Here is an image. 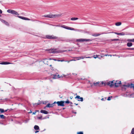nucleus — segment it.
Returning <instances> with one entry per match:
<instances>
[{
  "label": "nucleus",
  "mask_w": 134,
  "mask_h": 134,
  "mask_svg": "<svg viewBox=\"0 0 134 134\" xmlns=\"http://www.w3.org/2000/svg\"><path fill=\"white\" fill-rule=\"evenodd\" d=\"M107 84L111 87H113L114 85L115 87H118L120 86V85L121 84V81H120L119 82L118 81H116V82H115L114 83L113 81H110L107 82Z\"/></svg>",
  "instance_id": "obj_1"
},
{
  "label": "nucleus",
  "mask_w": 134,
  "mask_h": 134,
  "mask_svg": "<svg viewBox=\"0 0 134 134\" xmlns=\"http://www.w3.org/2000/svg\"><path fill=\"white\" fill-rule=\"evenodd\" d=\"M60 16V15L59 14H56L54 15H52L50 14L48 15H44L43 16L45 17L48 18H58Z\"/></svg>",
  "instance_id": "obj_2"
},
{
  "label": "nucleus",
  "mask_w": 134,
  "mask_h": 134,
  "mask_svg": "<svg viewBox=\"0 0 134 134\" xmlns=\"http://www.w3.org/2000/svg\"><path fill=\"white\" fill-rule=\"evenodd\" d=\"M54 26H56V27H61L62 28H64V29H67L68 30H74V31H79V30H78V29H75L74 28L70 27H68V26H66L64 25H62V26H60V25H55Z\"/></svg>",
  "instance_id": "obj_3"
},
{
  "label": "nucleus",
  "mask_w": 134,
  "mask_h": 134,
  "mask_svg": "<svg viewBox=\"0 0 134 134\" xmlns=\"http://www.w3.org/2000/svg\"><path fill=\"white\" fill-rule=\"evenodd\" d=\"M7 12L9 13L12 14H13L16 15H19L18 13L14 10L8 9L7 10Z\"/></svg>",
  "instance_id": "obj_4"
},
{
  "label": "nucleus",
  "mask_w": 134,
  "mask_h": 134,
  "mask_svg": "<svg viewBox=\"0 0 134 134\" xmlns=\"http://www.w3.org/2000/svg\"><path fill=\"white\" fill-rule=\"evenodd\" d=\"M46 51H49V52L50 53H58V52L57 51L56 49H46Z\"/></svg>",
  "instance_id": "obj_5"
},
{
  "label": "nucleus",
  "mask_w": 134,
  "mask_h": 134,
  "mask_svg": "<svg viewBox=\"0 0 134 134\" xmlns=\"http://www.w3.org/2000/svg\"><path fill=\"white\" fill-rule=\"evenodd\" d=\"M92 40H90V39H86L80 38L76 40V41L77 42H83V41H92Z\"/></svg>",
  "instance_id": "obj_6"
},
{
  "label": "nucleus",
  "mask_w": 134,
  "mask_h": 134,
  "mask_svg": "<svg viewBox=\"0 0 134 134\" xmlns=\"http://www.w3.org/2000/svg\"><path fill=\"white\" fill-rule=\"evenodd\" d=\"M46 38L48 39H56L57 38V37L54 36L53 35H46Z\"/></svg>",
  "instance_id": "obj_7"
},
{
  "label": "nucleus",
  "mask_w": 134,
  "mask_h": 134,
  "mask_svg": "<svg viewBox=\"0 0 134 134\" xmlns=\"http://www.w3.org/2000/svg\"><path fill=\"white\" fill-rule=\"evenodd\" d=\"M64 101H58L57 102V104L58 106H64Z\"/></svg>",
  "instance_id": "obj_8"
},
{
  "label": "nucleus",
  "mask_w": 134,
  "mask_h": 134,
  "mask_svg": "<svg viewBox=\"0 0 134 134\" xmlns=\"http://www.w3.org/2000/svg\"><path fill=\"white\" fill-rule=\"evenodd\" d=\"M52 76H53L52 77V78L53 79H57L60 77L59 76V75L58 74H53Z\"/></svg>",
  "instance_id": "obj_9"
},
{
  "label": "nucleus",
  "mask_w": 134,
  "mask_h": 134,
  "mask_svg": "<svg viewBox=\"0 0 134 134\" xmlns=\"http://www.w3.org/2000/svg\"><path fill=\"white\" fill-rule=\"evenodd\" d=\"M75 99H78V101H80L81 102H82L83 101V98L82 97H80L79 96H77L75 97Z\"/></svg>",
  "instance_id": "obj_10"
},
{
  "label": "nucleus",
  "mask_w": 134,
  "mask_h": 134,
  "mask_svg": "<svg viewBox=\"0 0 134 134\" xmlns=\"http://www.w3.org/2000/svg\"><path fill=\"white\" fill-rule=\"evenodd\" d=\"M18 18L21 19L23 20H29L30 19L27 18H26L25 17L23 16H17Z\"/></svg>",
  "instance_id": "obj_11"
},
{
  "label": "nucleus",
  "mask_w": 134,
  "mask_h": 134,
  "mask_svg": "<svg viewBox=\"0 0 134 134\" xmlns=\"http://www.w3.org/2000/svg\"><path fill=\"white\" fill-rule=\"evenodd\" d=\"M0 20L2 22L5 24L6 25H9V24L8 23V22L6 21H5L3 19H1Z\"/></svg>",
  "instance_id": "obj_12"
},
{
  "label": "nucleus",
  "mask_w": 134,
  "mask_h": 134,
  "mask_svg": "<svg viewBox=\"0 0 134 134\" xmlns=\"http://www.w3.org/2000/svg\"><path fill=\"white\" fill-rule=\"evenodd\" d=\"M40 112L44 114H48V112L47 111L44 110H41L40 111Z\"/></svg>",
  "instance_id": "obj_13"
},
{
  "label": "nucleus",
  "mask_w": 134,
  "mask_h": 134,
  "mask_svg": "<svg viewBox=\"0 0 134 134\" xmlns=\"http://www.w3.org/2000/svg\"><path fill=\"white\" fill-rule=\"evenodd\" d=\"M54 106V105L53 104V103H52V104H50L49 103H48L47 105L46 106V107H48L49 108H51V107H52L53 106Z\"/></svg>",
  "instance_id": "obj_14"
},
{
  "label": "nucleus",
  "mask_w": 134,
  "mask_h": 134,
  "mask_svg": "<svg viewBox=\"0 0 134 134\" xmlns=\"http://www.w3.org/2000/svg\"><path fill=\"white\" fill-rule=\"evenodd\" d=\"M11 63L7 62H3L0 63V64L2 65H6V64H11Z\"/></svg>",
  "instance_id": "obj_15"
},
{
  "label": "nucleus",
  "mask_w": 134,
  "mask_h": 134,
  "mask_svg": "<svg viewBox=\"0 0 134 134\" xmlns=\"http://www.w3.org/2000/svg\"><path fill=\"white\" fill-rule=\"evenodd\" d=\"M57 38L56 39H57L58 40V41H65V40H64L63 39V38L62 37H57Z\"/></svg>",
  "instance_id": "obj_16"
},
{
  "label": "nucleus",
  "mask_w": 134,
  "mask_h": 134,
  "mask_svg": "<svg viewBox=\"0 0 134 134\" xmlns=\"http://www.w3.org/2000/svg\"><path fill=\"white\" fill-rule=\"evenodd\" d=\"M127 45L128 47H130L132 45V43L131 42H129L127 43Z\"/></svg>",
  "instance_id": "obj_17"
},
{
  "label": "nucleus",
  "mask_w": 134,
  "mask_h": 134,
  "mask_svg": "<svg viewBox=\"0 0 134 134\" xmlns=\"http://www.w3.org/2000/svg\"><path fill=\"white\" fill-rule=\"evenodd\" d=\"M34 129L36 130H39V127L38 126L35 125L34 126Z\"/></svg>",
  "instance_id": "obj_18"
},
{
  "label": "nucleus",
  "mask_w": 134,
  "mask_h": 134,
  "mask_svg": "<svg viewBox=\"0 0 134 134\" xmlns=\"http://www.w3.org/2000/svg\"><path fill=\"white\" fill-rule=\"evenodd\" d=\"M42 103H43V104H44V103H43V102H39V103H35L34 104H33V105L34 106L35 105H38L39 104H40Z\"/></svg>",
  "instance_id": "obj_19"
},
{
  "label": "nucleus",
  "mask_w": 134,
  "mask_h": 134,
  "mask_svg": "<svg viewBox=\"0 0 134 134\" xmlns=\"http://www.w3.org/2000/svg\"><path fill=\"white\" fill-rule=\"evenodd\" d=\"M121 23L120 22H117L115 24V25L116 26H119L121 25Z\"/></svg>",
  "instance_id": "obj_20"
},
{
  "label": "nucleus",
  "mask_w": 134,
  "mask_h": 134,
  "mask_svg": "<svg viewBox=\"0 0 134 134\" xmlns=\"http://www.w3.org/2000/svg\"><path fill=\"white\" fill-rule=\"evenodd\" d=\"M78 19V18H71V20H75Z\"/></svg>",
  "instance_id": "obj_21"
},
{
  "label": "nucleus",
  "mask_w": 134,
  "mask_h": 134,
  "mask_svg": "<svg viewBox=\"0 0 134 134\" xmlns=\"http://www.w3.org/2000/svg\"><path fill=\"white\" fill-rule=\"evenodd\" d=\"M5 116L3 115H0V118L2 119H4Z\"/></svg>",
  "instance_id": "obj_22"
},
{
  "label": "nucleus",
  "mask_w": 134,
  "mask_h": 134,
  "mask_svg": "<svg viewBox=\"0 0 134 134\" xmlns=\"http://www.w3.org/2000/svg\"><path fill=\"white\" fill-rule=\"evenodd\" d=\"M100 35V34H93V35H92L96 37V36H99Z\"/></svg>",
  "instance_id": "obj_23"
},
{
  "label": "nucleus",
  "mask_w": 134,
  "mask_h": 134,
  "mask_svg": "<svg viewBox=\"0 0 134 134\" xmlns=\"http://www.w3.org/2000/svg\"><path fill=\"white\" fill-rule=\"evenodd\" d=\"M125 35V34L123 32H122L121 33H119V35Z\"/></svg>",
  "instance_id": "obj_24"
},
{
  "label": "nucleus",
  "mask_w": 134,
  "mask_h": 134,
  "mask_svg": "<svg viewBox=\"0 0 134 134\" xmlns=\"http://www.w3.org/2000/svg\"><path fill=\"white\" fill-rule=\"evenodd\" d=\"M99 83V82H97L96 83H94L93 84L95 86H97L98 85Z\"/></svg>",
  "instance_id": "obj_25"
},
{
  "label": "nucleus",
  "mask_w": 134,
  "mask_h": 134,
  "mask_svg": "<svg viewBox=\"0 0 134 134\" xmlns=\"http://www.w3.org/2000/svg\"><path fill=\"white\" fill-rule=\"evenodd\" d=\"M131 134H134V128L132 129L131 130Z\"/></svg>",
  "instance_id": "obj_26"
},
{
  "label": "nucleus",
  "mask_w": 134,
  "mask_h": 134,
  "mask_svg": "<svg viewBox=\"0 0 134 134\" xmlns=\"http://www.w3.org/2000/svg\"><path fill=\"white\" fill-rule=\"evenodd\" d=\"M98 55H94L93 56V57L96 59L98 57Z\"/></svg>",
  "instance_id": "obj_27"
},
{
  "label": "nucleus",
  "mask_w": 134,
  "mask_h": 134,
  "mask_svg": "<svg viewBox=\"0 0 134 134\" xmlns=\"http://www.w3.org/2000/svg\"><path fill=\"white\" fill-rule=\"evenodd\" d=\"M29 121V120H28V119L27 120H25L23 122L25 123H27Z\"/></svg>",
  "instance_id": "obj_28"
},
{
  "label": "nucleus",
  "mask_w": 134,
  "mask_h": 134,
  "mask_svg": "<svg viewBox=\"0 0 134 134\" xmlns=\"http://www.w3.org/2000/svg\"><path fill=\"white\" fill-rule=\"evenodd\" d=\"M127 41L129 42H132V39H127Z\"/></svg>",
  "instance_id": "obj_29"
},
{
  "label": "nucleus",
  "mask_w": 134,
  "mask_h": 134,
  "mask_svg": "<svg viewBox=\"0 0 134 134\" xmlns=\"http://www.w3.org/2000/svg\"><path fill=\"white\" fill-rule=\"evenodd\" d=\"M112 96L111 97H108V98L107 99V100H110L111 99V98H112Z\"/></svg>",
  "instance_id": "obj_30"
},
{
  "label": "nucleus",
  "mask_w": 134,
  "mask_h": 134,
  "mask_svg": "<svg viewBox=\"0 0 134 134\" xmlns=\"http://www.w3.org/2000/svg\"><path fill=\"white\" fill-rule=\"evenodd\" d=\"M112 41H118L119 40V39H112L111 40Z\"/></svg>",
  "instance_id": "obj_31"
},
{
  "label": "nucleus",
  "mask_w": 134,
  "mask_h": 134,
  "mask_svg": "<svg viewBox=\"0 0 134 134\" xmlns=\"http://www.w3.org/2000/svg\"><path fill=\"white\" fill-rule=\"evenodd\" d=\"M127 49L129 50H134V48H127Z\"/></svg>",
  "instance_id": "obj_32"
},
{
  "label": "nucleus",
  "mask_w": 134,
  "mask_h": 134,
  "mask_svg": "<svg viewBox=\"0 0 134 134\" xmlns=\"http://www.w3.org/2000/svg\"><path fill=\"white\" fill-rule=\"evenodd\" d=\"M77 134H83L82 132H80L77 133Z\"/></svg>",
  "instance_id": "obj_33"
},
{
  "label": "nucleus",
  "mask_w": 134,
  "mask_h": 134,
  "mask_svg": "<svg viewBox=\"0 0 134 134\" xmlns=\"http://www.w3.org/2000/svg\"><path fill=\"white\" fill-rule=\"evenodd\" d=\"M65 102L66 103H67V104H68V103H70V102L68 100V99L67 100L65 101Z\"/></svg>",
  "instance_id": "obj_34"
},
{
  "label": "nucleus",
  "mask_w": 134,
  "mask_h": 134,
  "mask_svg": "<svg viewBox=\"0 0 134 134\" xmlns=\"http://www.w3.org/2000/svg\"><path fill=\"white\" fill-rule=\"evenodd\" d=\"M53 60L54 61H60V60L59 59H53Z\"/></svg>",
  "instance_id": "obj_35"
},
{
  "label": "nucleus",
  "mask_w": 134,
  "mask_h": 134,
  "mask_svg": "<svg viewBox=\"0 0 134 134\" xmlns=\"http://www.w3.org/2000/svg\"><path fill=\"white\" fill-rule=\"evenodd\" d=\"M98 57L97 58H98L99 59H100L102 57L101 56H100L99 55H98Z\"/></svg>",
  "instance_id": "obj_36"
},
{
  "label": "nucleus",
  "mask_w": 134,
  "mask_h": 134,
  "mask_svg": "<svg viewBox=\"0 0 134 134\" xmlns=\"http://www.w3.org/2000/svg\"><path fill=\"white\" fill-rule=\"evenodd\" d=\"M113 33V32H110V33ZM114 33H115L116 34L119 35V33H117V32H114Z\"/></svg>",
  "instance_id": "obj_37"
},
{
  "label": "nucleus",
  "mask_w": 134,
  "mask_h": 134,
  "mask_svg": "<svg viewBox=\"0 0 134 134\" xmlns=\"http://www.w3.org/2000/svg\"><path fill=\"white\" fill-rule=\"evenodd\" d=\"M74 58H77V60H79L80 59V57H75Z\"/></svg>",
  "instance_id": "obj_38"
},
{
  "label": "nucleus",
  "mask_w": 134,
  "mask_h": 134,
  "mask_svg": "<svg viewBox=\"0 0 134 134\" xmlns=\"http://www.w3.org/2000/svg\"><path fill=\"white\" fill-rule=\"evenodd\" d=\"M38 119H41L42 118V116L38 117Z\"/></svg>",
  "instance_id": "obj_39"
},
{
  "label": "nucleus",
  "mask_w": 134,
  "mask_h": 134,
  "mask_svg": "<svg viewBox=\"0 0 134 134\" xmlns=\"http://www.w3.org/2000/svg\"><path fill=\"white\" fill-rule=\"evenodd\" d=\"M80 59H83L85 58V57H80Z\"/></svg>",
  "instance_id": "obj_40"
},
{
  "label": "nucleus",
  "mask_w": 134,
  "mask_h": 134,
  "mask_svg": "<svg viewBox=\"0 0 134 134\" xmlns=\"http://www.w3.org/2000/svg\"><path fill=\"white\" fill-rule=\"evenodd\" d=\"M64 76L66 78H68V75H64Z\"/></svg>",
  "instance_id": "obj_41"
},
{
  "label": "nucleus",
  "mask_w": 134,
  "mask_h": 134,
  "mask_svg": "<svg viewBox=\"0 0 134 134\" xmlns=\"http://www.w3.org/2000/svg\"><path fill=\"white\" fill-rule=\"evenodd\" d=\"M56 103H57V102H54L53 103V104L54 105V104Z\"/></svg>",
  "instance_id": "obj_42"
},
{
  "label": "nucleus",
  "mask_w": 134,
  "mask_h": 134,
  "mask_svg": "<svg viewBox=\"0 0 134 134\" xmlns=\"http://www.w3.org/2000/svg\"><path fill=\"white\" fill-rule=\"evenodd\" d=\"M36 113V111H35L34 112L32 113V114H35Z\"/></svg>",
  "instance_id": "obj_43"
},
{
  "label": "nucleus",
  "mask_w": 134,
  "mask_h": 134,
  "mask_svg": "<svg viewBox=\"0 0 134 134\" xmlns=\"http://www.w3.org/2000/svg\"><path fill=\"white\" fill-rule=\"evenodd\" d=\"M2 11L0 9V14H1L2 13Z\"/></svg>",
  "instance_id": "obj_44"
},
{
  "label": "nucleus",
  "mask_w": 134,
  "mask_h": 134,
  "mask_svg": "<svg viewBox=\"0 0 134 134\" xmlns=\"http://www.w3.org/2000/svg\"><path fill=\"white\" fill-rule=\"evenodd\" d=\"M85 58H91V57H85Z\"/></svg>",
  "instance_id": "obj_45"
},
{
  "label": "nucleus",
  "mask_w": 134,
  "mask_h": 134,
  "mask_svg": "<svg viewBox=\"0 0 134 134\" xmlns=\"http://www.w3.org/2000/svg\"><path fill=\"white\" fill-rule=\"evenodd\" d=\"M73 98V97L72 96H71L70 97V98L71 99H72Z\"/></svg>",
  "instance_id": "obj_46"
},
{
  "label": "nucleus",
  "mask_w": 134,
  "mask_h": 134,
  "mask_svg": "<svg viewBox=\"0 0 134 134\" xmlns=\"http://www.w3.org/2000/svg\"><path fill=\"white\" fill-rule=\"evenodd\" d=\"M72 112L73 113H74V114H76V112H74V111H72Z\"/></svg>",
  "instance_id": "obj_47"
},
{
  "label": "nucleus",
  "mask_w": 134,
  "mask_h": 134,
  "mask_svg": "<svg viewBox=\"0 0 134 134\" xmlns=\"http://www.w3.org/2000/svg\"><path fill=\"white\" fill-rule=\"evenodd\" d=\"M39 132V131H36L35 132V133H37V132Z\"/></svg>",
  "instance_id": "obj_48"
},
{
  "label": "nucleus",
  "mask_w": 134,
  "mask_h": 134,
  "mask_svg": "<svg viewBox=\"0 0 134 134\" xmlns=\"http://www.w3.org/2000/svg\"><path fill=\"white\" fill-rule=\"evenodd\" d=\"M132 42H134V38L132 39Z\"/></svg>",
  "instance_id": "obj_49"
},
{
  "label": "nucleus",
  "mask_w": 134,
  "mask_h": 134,
  "mask_svg": "<svg viewBox=\"0 0 134 134\" xmlns=\"http://www.w3.org/2000/svg\"><path fill=\"white\" fill-rule=\"evenodd\" d=\"M74 74V75H75V76H76V75H77V74H75H75H73H73Z\"/></svg>",
  "instance_id": "obj_50"
},
{
  "label": "nucleus",
  "mask_w": 134,
  "mask_h": 134,
  "mask_svg": "<svg viewBox=\"0 0 134 134\" xmlns=\"http://www.w3.org/2000/svg\"><path fill=\"white\" fill-rule=\"evenodd\" d=\"M30 112L29 113H32V111H31V110H30Z\"/></svg>",
  "instance_id": "obj_51"
},
{
  "label": "nucleus",
  "mask_w": 134,
  "mask_h": 134,
  "mask_svg": "<svg viewBox=\"0 0 134 134\" xmlns=\"http://www.w3.org/2000/svg\"><path fill=\"white\" fill-rule=\"evenodd\" d=\"M104 84V82H102V84L103 85Z\"/></svg>",
  "instance_id": "obj_52"
},
{
  "label": "nucleus",
  "mask_w": 134,
  "mask_h": 134,
  "mask_svg": "<svg viewBox=\"0 0 134 134\" xmlns=\"http://www.w3.org/2000/svg\"><path fill=\"white\" fill-rule=\"evenodd\" d=\"M8 110V109H7V110H4V112H6V111H7Z\"/></svg>",
  "instance_id": "obj_53"
},
{
  "label": "nucleus",
  "mask_w": 134,
  "mask_h": 134,
  "mask_svg": "<svg viewBox=\"0 0 134 134\" xmlns=\"http://www.w3.org/2000/svg\"><path fill=\"white\" fill-rule=\"evenodd\" d=\"M74 104L76 105H78V104H76V103H75Z\"/></svg>",
  "instance_id": "obj_54"
},
{
  "label": "nucleus",
  "mask_w": 134,
  "mask_h": 134,
  "mask_svg": "<svg viewBox=\"0 0 134 134\" xmlns=\"http://www.w3.org/2000/svg\"><path fill=\"white\" fill-rule=\"evenodd\" d=\"M70 104H72V102H70Z\"/></svg>",
  "instance_id": "obj_55"
},
{
  "label": "nucleus",
  "mask_w": 134,
  "mask_h": 134,
  "mask_svg": "<svg viewBox=\"0 0 134 134\" xmlns=\"http://www.w3.org/2000/svg\"><path fill=\"white\" fill-rule=\"evenodd\" d=\"M104 99L103 98H102L101 99V100H104Z\"/></svg>",
  "instance_id": "obj_56"
},
{
  "label": "nucleus",
  "mask_w": 134,
  "mask_h": 134,
  "mask_svg": "<svg viewBox=\"0 0 134 134\" xmlns=\"http://www.w3.org/2000/svg\"><path fill=\"white\" fill-rule=\"evenodd\" d=\"M76 60H74V59L72 60H71V61H76Z\"/></svg>",
  "instance_id": "obj_57"
},
{
  "label": "nucleus",
  "mask_w": 134,
  "mask_h": 134,
  "mask_svg": "<svg viewBox=\"0 0 134 134\" xmlns=\"http://www.w3.org/2000/svg\"><path fill=\"white\" fill-rule=\"evenodd\" d=\"M63 61H64V60H60V61L63 62Z\"/></svg>",
  "instance_id": "obj_58"
},
{
  "label": "nucleus",
  "mask_w": 134,
  "mask_h": 134,
  "mask_svg": "<svg viewBox=\"0 0 134 134\" xmlns=\"http://www.w3.org/2000/svg\"><path fill=\"white\" fill-rule=\"evenodd\" d=\"M50 66H51V67H52V65H51Z\"/></svg>",
  "instance_id": "obj_59"
},
{
  "label": "nucleus",
  "mask_w": 134,
  "mask_h": 134,
  "mask_svg": "<svg viewBox=\"0 0 134 134\" xmlns=\"http://www.w3.org/2000/svg\"><path fill=\"white\" fill-rule=\"evenodd\" d=\"M38 111L36 110L35 111H36V112Z\"/></svg>",
  "instance_id": "obj_60"
},
{
  "label": "nucleus",
  "mask_w": 134,
  "mask_h": 134,
  "mask_svg": "<svg viewBox=\"0 0 134 134\" xmlns=\"http://www.w3.org/2000/svg\"><path fill=\"white\" fill-rule=\"evenodd\" d=\"M1 16V15L0 14V17Z\"/></svg>",
  "instance_id": "obj_61"
},
{
  "label": "nucleus",
  "mask_w": 134,
  "mask_h": 134,
  "mask_svg": "<svg viewBox=\"0 0 134 134\" xmlns=\"http://www.w3.org/2000/svg\"><path fill=\"white\" fill-rule=\"evenodd\" d=\"M2 2V1H0V3H1Z\"/></svg>",
  "instance_id": "obj_62"
},
{
  "label": "nucleus",
  "mask_w": 134,
  "mask_h": 134,
  "mask_svg": "<svg viewBox=\"0 0 134 134\" xmlns=\"http://www.w3.org/2000/svg\"><path fill=\"white\" fill-rule=\"evenodd\" d=\"M50 60H51V59H51V58H50Z\"/></svg>",
  "instance_id": "obj_63"
},
{
  "label": "nucleus",
  "mask_w": 134,
  "mask_h": 134,
  "mask_svg": "<svg viewBox=\"0 0 134 134\" xmlns=\"http://www.w3.org/2000/svg\"><path fill=\"white\" fill-rule=\"evenodd\" d=\"M108 54L105 55L106 56H107V55Z\"/></svg>",
  "instance_id": "obj_64"
}]
</instances>
